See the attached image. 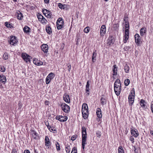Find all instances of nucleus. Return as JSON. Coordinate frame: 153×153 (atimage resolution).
Returning <instances> with one entry per match:
<instances>
[{
  "instance_id": "obj_22",
  "label": "nucleus",
  "mask_w": 153,
  "mask_h": 153,
  "mask_svg": "<svg viewBox=\"0 0 153 153\" xmlns=\"http://www.w3.org/2000/svg\"><path fill=\"white\" fill-rule=\"evenodd\" d=\"M63 100L66 103H69L70 101V99L68 95L67 94H64L63 96Z\"/></svg>"
},
{
  "instance_id": "obj_27",
  "label": "nucleus",
  "mask_w": 153,
  "mask_h": 153,
  "mask_svg": "<svg viewBox=\"0 0 153 153\" xmlns=\"http://www.w3.org/2000/svg\"><path fill=\"white\" fill-rule=\"evenodd\" d=\"M6 81V77L4 75H0V81L2 83H5Z\"/></svg>"
},
{
  "instance_id": "obj_46",
  "label": "nucleus",
  "mask_w": 153,
  "mask_h": 153,
  "mask_svg": "<svg viewBox=\"0 0 153 153\" xmlns=\"http://www.w3.org/2000/svg\"><path fill=\"white\" fill-rule=\"evenodd\" d=\"M71 153H77L76 148L75 147H73Z\"/></svg>"
},
{
  "instance_id": "obj_11",
  "label": "nucleus",
  "mask_w": 153,
  "mask_h": 153,
  "mask_svg": "<svg viewBox=\"0 0 153 153\" xmlns=\"http://www.w3.org/2000/svg\"><path fill=\"white\" fill-rule=\"evenodd\" d=\"M131 134L135 137H136L139 135V132L136 129H133L131 128Z\"/></svg>"
},
{
  "instance_id": "obj_58",
  "label": "nucleus",
  "mask_w": 153,
  "mask_h": 153,
  "mask_svg": "<svg viewBox=\"0 0 153 153\" xmlns=\"http://www.w3.org/2000/svg\"><path fill=\"white\" fill-rule=\"evenodd\" d=\"M45 104L46 105H48L49 104L48 101L46 100L45 102Z\"/></svg>"
},
{
  "instance_id": "obj_62",
  "label": "nucleus",
  "mask_w": 153,
  "mask_h": 153,
  "mask_svg": "<svg viewBox=\"0 0 153 153\" xmlns=\"http://www.w3.org/2000/svg\"><path fill=\"white\" fill-rule=\"evenodd\" d=\"M125 26H129V24L128 23H127V24H125Z\"/></svg>"
},
{
  "instance_id": "obj_1",
  "label": "nucleus",
  "mask_w": 153,
  "mask_h": 153,
  "mask_svg": "<svg viewBox=\"0 0 153 153\" xmlns=\"http://www.w3.org/2000/svg\"><path fill=\"white\" fill-rule=\"evenodd\" d=\"M121 84L120 81L119 79H117L114 83V91L116 94L117 96L120 95L121 89Z\"/></svg>"
},
{
  "instance_id": "obj_23",
  "label": "nucleus",
  "mask_w": 153,
  "mask_h": 153,
  "mask_svg": "<svg viewBox=\"0 0 153 153\" xmlns=\"http://www.w3.org/2000/svg\"><path fill=\"white\" fill-rule=\"evenodd\" d=\"M112 68L113 75H117V68L116 65H114Z\"/></svg>"
},
{
  "instance_id": "obj_54",
  "label": "nucleus",
  "mask_w": 153,
  "mask_h": 153,
  "mask_svg": "<svg viewBox=\"0 0 153 153\" xmlns=\"http://www.w3.org/2000/svg\"><path fill=\"white\" fill-rule=\"evenodd\" d=\"M45 125L47 126V127L48 128V126H51L49 125V123H48V122L47 121H45Z\"/></svg>"
},
{
  "instance_id": "obj_42",
  "label": "nucleus",
  "mask_w": 153,
  "mask_h": 153,
  "mask_svg": "<svg viewBox=\"0 0 153 153\" xmlns=\"http://www.w3.org/2000/svg\"><path fill=\"white\" fill-rule=\"evenodd\" d=\"M96 134L97 135V136L99 137L100 138L101 135V132L99 131H97L96 133Z\"/></svg>"
},
{
  "instance_id": "obj_19",
  "label": "nucleus",
  "mask_w": 153,
  "mask_h": 153,
  "mask_svg": "<svg viewBox=\"0 0 153 153\" xmlns=\"http://www.w3.org/2000/svg\"><path fill=\"white\" fill-rule=\"evenodd\" d=\"M41 49L44 53H47L48 50V45L45 44L42 45L41 46Z\"/></svg>"
},
{
  "instance_id": "obj_6",
  "label": "nucleus",
  "mask_w": 153,
  "mask_h": 153,
  "mask_svg": "<svg viewBox=\"0 0 153 153\" xmlns=\"http://www.w3.org/2000/svg\"><path fill=\"white\" fill-rule=\"evenodd\" d=\"M55 75L53 73H50L47 76L46 79V83L47 84H48L51 80L54 77Z\"/></svg>"
},
{
  "instance_id": "obj_48",
  "label": "nucleus",
  "mask_w": 153,
  "mask_h": 153,
  "mask_svg": "<svg viewBox=\"0 0 153 153\" xmlns=\"http://www.w3.org/2000/svg\"><path fill=\"white\" fill-rule=\"evenodd\" d=\"M59 7L61 9H64L65 8V6L63 4L60 3L58 4V5Z\"/></svg>"
},
{
  "instance_id": "obj_18",
  "label": "nucleus",
  "mask_w": 153,
  "mask_h": 153,
  "mask_svg": "<svg viewBox=\"0 0 153 153\" xmlns=\"http://www.w3.org/2000/svg\"><path fill=\"white\" fill-rule=\"evenodd\" d=\"M33 63L36 65H41L43 64V62L36 58H34L33 59Z\"/></svg>"
},
{
  "instance_id": "obj_56",
  "label": "nucleus",
  "mask_w": 153,
  "mask_h": 153,
  "mask_svg": "<svg viewBox=\"0 0 153 153\" xmlns=\"http://www.w3.org/2000/svg\"><path fill=\"white\" fill-rule=\"evenodd\" d=\"M12 153H17V152L15 149H12Z\"/></svg>"
},
{
  "instance_id": "obj_37",
  "label": "nucleus",
  "mask_w": 153,
  "mask_h": 153,
  "mask_svg": "<svg viewBox=\"0 0 153 153\" xmlns=\"http://www.w3.org/2000/svg\"><path fill=\"white\" fill-rule=\"evenodd\" d=\"M8 55L7 53H5L3 55V58L5 60H6L8 59Z\"/></svg>"
},
{
  "instance_id": "obj_50",
  "label": "nucleus",
  "mask_w": 153,
  "mask_h": 153,
  "mask_svg": "<svg viewBox=\"0 0 153 153\" xmlns=\"http://www.w3.org/2000/svg\"><path fill=\"white\" fill-rule=\"evenodd\" d=\"M129 29H125V34L129 35Z\"/></svg>"
},
{
  "instance_id": "obj_12",
  "label": "nucleus",
  "mask_w": 153,
  "mask_h": 153,
  "mask_svg": "<svg viewBox=\"0 0 153 153\" xmlns=\"http://www.w3.org/2000/svg\"><path fill=\"white\" fill-rule=\"evenodd\" d=\"M106 30V27L105 25H102L100 30V33L101 36H104Z\"/></svg>"
},
{
  "instance_id": "obj_64",
  "label": "nucleus",
  "mask_w": 153,
  "mask_h": 153,
  "mask_svg": "<svg viewBox=\"0 0 153 153\" xmlns=\"http://www.w3.org/2000/svg\"><path fill=\"white\" fill-rule=\"evenodd\" d=\"M129 26H125V29H129Z\"/></svg>"
},
{
  "instance_id": "obj_63",
  "label": "nucleus",
  "mask_w": 153,
  "mask_h": 153,
  "mask_svg": "<svg viewBox=\"0 0 153 153\" xmlns=\"http://www.w3.org/2000/svg\"><path fill=\"white\" fill-rule=\"evenodd\" d=\"M34 152L35 153H38V152H37V151H36V150L35 149H34Z\"/></svg>"
},
{
  "instance_id": "obj_34",
  "label": "nucleus",
  "mask_w": 153,
  "mask_h": 153,
  "mask_svg": "<svg viewBox=\"0 0 153 153\" xmlns=\"http://www.w3.org/2000/svg\"><path fill=\"white\" fill-rule=\"evenodd\" d=\"M118 153H124V151L123 147L122 146H120L118 149Z\"/></svg>"
},
{
  "instance_id": "obj_3",
  "label": "nucleus",
  "mask_w": 153,
  "mask_h": 153,
  "mask_svg": "<svg viewBox=\"0 0 153 153\" xmlns=\"http://www.w3.org/2000/svg\"><path fill=\"white\" fill-rule=\"evenodd\" d=\"M56 26L58 29H60L63 26V21L61 18H59L56 22Z\"/></svg>"
},
{
  "instance_id": "obj_31",
  "label": "nucleus",
  "mask_w": 153,
  "mask_h": 153,
  "mask_svg": "<svg viewBox=\"0 0 153 153\" xmlns=\"http://www.w3.org/2000/svg\"><path fill=\"white\" fill-rule=\"evenodd\" d=\"M124 69L126 73H129L130 68L128 66L126 65L125 66Z\"/></svg>"
},
{
  "instance_id": "obj_59",
  "label": "nucleus",
  "mask_w": 153,
  "mask_h": 153,
  "mask_svg": "<svg viewBox=\"0 0 153 153\" xmlns=\"http://www.w3.org/2000/svg\"><path fill=\"white\" fill-rule=\"evenodd\" d=\"M45 2L47 4H48L49 3V0H44Z\"/></svg>"
},
{
  "instance_id": "obj_55",
  "label": "nucleus",
  "mask_w": 153,
  "mask_h": 153,
  "mask_svg": "<svg viewBox=\"0 0 153 153\" xmlns=\"http://www.w3.org/2000/svg\"><path fill=\"white\" fill-rule=\"evenodd\" d=\"M151 108L152 111L153 113V101H152L151 102Z\"/></svg>"
},
{
  "instance_id": "obj_49",
  "label": "nucleus",
  "mask_w": 153,
  "mask_h": 153,
  "mask_svg": "<svg viewBox=\"0 0 153 153\" xmlns=\"http://www.w3.org/2000/svg\"><path fill=\"white\" fill-rule=\"evenodd\" d=\"M37 18L39 20V21L42 19L43 18H44V16H43L41 14H39V15H38Z\"/></svg>"
},
{
  "instance_id": "obj_47",
  "label": "nucleus",
  "mask_w": 153,
  "mask_h": 153,
  "mask_svg": "<svg viewBox=\"0 0 153 153\" xmlns=\"http://www.w3.org/2000/svg\"><path fill=\"white\" fill-rule=\"evenodd\" d=\"M77 137V135L76 134H75L72 136L71 138V140L73 141H74L76 140Z\"/></svg>"
},
{
  "instance_id": "obj_40",
  "label": "nucleus",
  "mask_w": 153,
  "mask_h": 153,
  "mask_svg": "<svg viewBox=\"0 0 153 153\" xmlns=\"http://www.w3.org/2000/svg\"><path fill=\"white\" fill-rule=\"evenodd\" d=\"M71 150V147L70 146H68L65 148V150L67 153H69L70 152Z\"/></svg>"
},
{
  "instance_id": "obj_20",
  "label": "nucleus",
  "mask_w": 153,
  "mask_h": 153,
  "mask_svg": "<svg viewBox=\"0 0 153 153\" xmlns=\"http://www.w3.org/2000/svg\"><path fill=\"white\" fill-rule=\"evenodd\" d=\"M96 114L97 117L100 119L102 117V112L101 109L99 108H98L96 110Z\"/></svg>"
},
{
  "instance_id": "obj_30",
  "label": "nucleus",
  "mask_w": 153,
  "mask_h": 153,
  "mask_svg": "<svg viewBox=\"0 0 153 153\" xmlns=\"http://www.w3.org/2000/svg\"><path fill=\"white\" fill-rule=\"evenodd\" d=\"M17 18L18 19L20 20H22L23 18L22 14L20 11L19 12V13H17Z\"/></svg>"
},
{
  "instance_id": "obj_61",
  "label": "nucleus",
  "mask_w": 153,
  "mask_h": 153,
  "mask_svg": "<svg viewBox=\"0 0 153 153\" xmlns=\"http://www.w3.org/2000/svg\"><path fill=\"white\" fill-rule=\"evenodd\" d=\"M124 21H125V24H127V23H128V22L126 21V19H123Z\"/></svg>"
},
{
  "instance_id": "obj_33",
  "label": "nucleus",
  "mask_w": 153,
  "mask_h": 153,
  "mask_svg": "<svg viewBox=\"0 0 153 153\" xmlns=\"http://www.w3.org/2000/svg\"><path fill=\"white\" fill-rule=\"evenodd\" d=\"M46 30L49 34H50L52 33L51 28L49 26L46 27Z\"/></svg>"
},
{
  "instance_id": "obj_39",
  "label": "nucleus",
  "mask_w": 153,
  "mask_h": 153,
  "mask_svg": "<svg viewBox=\"0 0 153 153\" xmlns=\"http://www.w3.org/2000/svg\"><path fill=\"white\" fill-rule=\"evenodd\" d=\"M101 104L103 105L106 103V100L104 98L102 97L101 99Z\"/></svg>"
},
{
  "instance_id": "obj_5",
  "label": "nucleus",
  "mask_w": 153,
  "mask_h": 153,
  "mask_svg": "<svg viewBox=\"0 0 153 153\" xmlns=\"http://www.w3.org/2000/svg\"><path fill=\"white\" fill-rule=\"evenodd\" d=\"M8 41L10 45H13L18 42L15 36H10V38L8 39Z\"/></svg>"
},
{
  "instance_id": "obj_28",
  "label": "nucleus",
  "mask_w": 153,
  "mask_h": 153,
  "mask_svg": "<svg viewBox=\"0 0 153 153\" xmlns=\"http://www.w3.org/2000/svg\"><path fill=\"white\" fill-rule=\"evenodd\" d=\"M30 30V28L27 26H25L23 28V30L24 32L27 33H29Z\"/></svg>"
},
{
  "instance_id": "obj_36",
  "label": "nucleus",
  "mask_w": 153,
  "mask_h": 153,
  "mask_svg": "<svg viewBox=\"0 0 153 153\" xmlns=\"http://www.w3.org/2000/svg\"><path fill=\"white\" fill-rule=\"evenodd\" d=\"M130 82V80L128 79H126L124 81V84L126 86H128V85Z\"/></svg>"
},
{
  "instance_id": "obj_16",
  "label": "nucleus",
  "mask_w": 153,
  "mask_h": 153,
  "mask_svg": "<svg viewBox=\"0 0 153 153\" xmlns=\"http://www.w3.org/2000/svg\"><path fill=\"white\" fill-rule=\"evenodd\" d=\"M90 83L89 81H88L87 82L86 85V88H85V93L87 94V95L88 96L90 94V92L89 90H90Z\"/></svg>"
},
{
  "instance_id": "obj_53",
  "label": "nucleus",
  "mask_w": 153,
  "mask_h": 153,
  "mask_svg": "<svg viewBox=\"0 0 153 153\" xmlns=\"http://www.w3.org/2000/svg\"><path fill=\"white\" fill-rule=\"evenodd\" d=\"M130 140L131 141L132 143H133L134 142V139L132 136H131L130 138Z\"/></svg>"
},
{
  "instance_id": "obj_21",
  "label": "nucleus",
  "mask_w": 153,
  "mask_h": 153,
  "mask_svg": "<svg viewBox=\"0 0 153 153\" xmlns=\"http://www.w3.org/2000/svg\"><path fill=\"white\" fill-rule=\"evenodd\" d=\"M45 144L46 146L48 148L50 146V142L49 137L48 136H46L45 138Z\"/></svg>"
},
{
  "instance_id": "obj_41",
  "label": "nucleus",
  "mask_w": 153,
  "mask_h": 153,
  "mask_svg": "<svg viewBox=\"0 0 153 153\" xmlns=\"http://www.w3.org/2000/svg\"><path fill=\"white\" fill-rule=\"evenodd\" d=\"M5 25L8 28H11L12 27H13L12 25L11 24H8V22H6L5 23Z\"/></svg>"
},
{
  "instance_id": "obj_10",
  "label": "nucleus",
  "mask_w": 153,
  "mask_h": 153,
  "mask_svg": "<svg viewBox=\"0 0 153 153\" xmlns=\"http://www.w3.org/2000/svg\"><path fill=\"white\" fill-rule=\"evenodd\" d=\"M134 38L135 43L139 45L141 42L140 35L138 34L137 33L135 35Z\"/></svg>"
},
{
  "instance_id": "obj_45",
  "label": "nucleus",
  "mask_w": 153,
  "mask_h": 153,
  "mask_svg": "<svg viewBox=\"0 0 153 153\" xmlns=\"http://www.w3.org/2000/svg\"><path fill=\"white\" fill-rule=\"evenodd\" d=\"M56 148L57 150L59 151L60 150V148L59 144L58 142H56Z\"/></svg>"
},
{
  "instance_id": "obj_29",
  "label": "nucleus",
  "mask_w": 153,
  "mask_h": 153,
  "mask_svg": "<svg viewBox=\"0 0 153 153\" xmlns=\"http://www.w3.org/2000/svg\"><path fill=\"white\" fill-rule=\"evenodd\" d=\"M96 51L94 52L93 53V55L92 57V61L94 62L96 60V57L97 55V53L95 52Z\"/></svg>"
},
{
  "instance_id": "obj_25",
  "label": "nucleus",
  "mask_w": 153,
  "mask_h": 153,
  "mask_svg": "<svg viewBox=\"0 0 153 153\" xmlns=\"http://www.w3.org/2000/svg\"><path fill=\"white\" fill-rule=\"evenodd\" d=\"M86 138H82V147L83 150L85 149V146L87 144Z\"/></svg>"
},
{
  "instance_id": "obj_4",
  "label": "nucleus",
  "mask_w": 153,
  "mask_h": 153,
  "mask_svg": "<svg viewBox=\"0 0 153 153\" xmlns=\"http://www.w3.org/2000/svg\"><path fill=\"white\" fill-rule=\"evenodd\" d=\"M62 110L65 113H68L70 111V108L69 105L64 103L61 105Z\"/></svg>"
},
{
  "instance_id": "obj_35",
  "label": "nucleus",
  "mask_w": 153,
  "mask_h": 153,
  "mask_svg": "<svg viewBox=\"0 0 153 153\" xmlns=\"http://www.w3.org/2000/svg\"><path fill=\"white\" fill-rule=\"evenodd\" d=\"M129 38V35L125 34L123 42L124 43L126 42L127 40Z\"/></svg>"
},
{
  "instance_id": "obj_44",
  "label": "nucleus",
  "mask_w": 153,
  "mask_h": 153,
  "mask_svg": "<svg viewBox=\"0 0 153 153\" xmlns=\"http://www.w3.org/2000/svg\"><path fill=\"white\" fill-rule=\"evenodd\" d=\"M0 71L2 72H4L5 71V68L4 66H1L0 67Z\"/></svg>"
},
{
  "instance_id": "obj_60",
  "label": "nucleus",
  "mask_w": 153,
  "mask_h": 153,
  "mask_svg": "<svg viewBox=\"0 0 153 153\" xmlns=\"http://www.w3.org/2000/svg\"><path fill=\"white\" fill-rule=\"evenodd\" d=\"M150 133L153 136V130H150Z\"/></svg>"
},
{
  "instance_id": "obj_51",
  "label": "nucleus",
  "mask_w": 153,
  "mask_h": 153,
  "mask_svg": "<svg viewBox=\"0 0 153 153\" xmlns=\"http://www.w3.org/2000/svg\"><path fill=\"white\" fill-rule=\"evenodd\" d=\"M18 106L19 107V109H21L22 107V102L20 101H19V102Z\"/></svg>"
},
{
  "instance_id": "obj_26",
  "label": "nucleus",
  "mask_w": 153,
  "mask_h": 153,
  "mask_svg": "<svg viewBox=\"0 0 153 153\" xmlns=\"http://www.w3.org/2000/svg\"><path fill=\"white\" fill-rule=\"evenodd\" d=\"M146 28L144 27L141 28L140 30V34L141 36H143L145 33H146Z\"/></svg>"
},
{
  "instance_id": "obj_17",
  "label": "nucleus",
  "mask_w": 153,
  "mask_h": 153,
  "mask_svg": "<svg viewBox=\"0 0 153 153\" xmlns=\"http://www.w3.org/2000/svg\"><path fill=\"white\" fill-rule=\"evenodd\" d=\"M82 138H87L86 131V128L84 126L82 127Z\"/></svg>"
},
{
  "instance_id": "obj_24",
  "label": "nucleus",
  "mask_w": 153,
  "mask_h": 153,
  "mask_svg": "<svg viewBox=\"0 0 153 153\" xmlns=\"http://www.w3.org/2000/svg\"><path fill=\"white\" fill-rule=\"evenodd\" d=\"M31 133L32 136V137L35 139H37L36 137L38 136V134L36 132L33 130H31Z\"/></svg>"
},
{
  "instance_id": "obj_38",
  "label": "nucleus",
  "mask_w": 153,
  "mask_h": 153,
  "mask_svg": "<svg viewBox=\"0 0 153 153\" xmlns=\"http://www.w3.org/2000/svg\"><path fill=\"white\" fill-rule=\"evenodd\" d=\"M48 128L51 132H54V131H56V129L53 127H51V126H48Z\"/></svg>"
},
{
  "instance_id": "obj_14",
  "label": "nucleus",
  "mask_w": 153,
  "mask_h": 153,
  "mask_svg": "<svg viewBox=\"0 0 153 153\" xmlns=\"http://www.w3.org/2000/svg\"><path fill=\"white\" fill-rule=\"evenodd\" d=\"M146 104V102L143 99L141 100L140 101V105L144 110H145L147 108Z\"/></svg>"
},
{
  "instance_id": "obj_57",
  "label": "nucleus",
  "mask_w": 153,
  "mask_h": 153,
  "mask_svg": "<svg viewBox=\"0 0 153 153\" xmlns=\"http://www.w3.org/2000/svg\"><path fill=\"white\" fill-rule=\"evenodd\" d=\"M23 153H30V152L29 150H25Z\"/></svg>"
},
{
  "instance_id": "obj_43",
  "label": "nucleus",
  "mask_w": 153,
  "mask_h": 153,
  "mask_svg": "<svg viewBox=\"0 0 153 153\" xmlns=\"http://www.w3.org/2000/svg\"><path fill=\"white\" fill-rule=\"evenodd\" d=\"M89 31V27H87L85 28L84 30V31L85 33H88Z\"/></svg>"
},
{
  "instance_id": "obj_15",
  "label": "nucleus",
  "mask_w": 153,
  "mask_h": 153,
  "mask_svg": "<svg viewBox=\"0 0 153 153\" xmlns=\"http://www.w3.org/2000/svg\"><path fill=\"white\" fill-rule=\"evenodd\" d=\"M42 12L45 16L48 17H51V13L50 11L45 9H43Z\"/></svg>"
},
{
  "instance_id": "obj_7",
  "label": "nucleus",
  "mask_w": 153,
  "mask_h": 153,
  "mask_svg": "<svg viewBox=\"0 0 153 153\" xmlns=\"http://www.w3.org/2000/svg\"><path fill=\"white\" fill-rule=\"evenodd\" d=\"M22 57L26 62H30V56L26 53H22Z\"/></svg>"
},
{
  "instance_id": "obj_9",
  "label": "nucleus",
  "mask_w": 153,
  "mask_h": 153,
  "mask_svg": "<svg viewBox=\"0 0 153 153\" xmlns=\"http://www.w3.org/2000/svg\"><path fill=\"white\" fill-rule=\"evenodd\" d=\"M56 120H58L61 122H64L67 120L68 118L66 116H57L56 117Z\"/></svg>"
},
{
  "instance_id": "obj_8",
  "label": "nucleus",
  "mask_w": 153,
  "mask_h": 153,
  "mask_svg": "<svg viewBox=\"0 0 153 153\" xmlns=\"http://www.w3.org/2000/svg\"><path fill=\"white\" fill-rule=\"evenodd\" d=\"M134 96L132 92L130 93L128 96V100L129 104L132 105L134 102Z\"/></svg>"
},
{
  "instance_id": "obj_52",
  "label": "nucleus",
  "mask_w": 153,
  "mask_h": 153,
  "mask_svg": "<svg viewBox=\"0 0 153 153\" xmlns=\"http://www.w3.org/2000/svg\"><path fill=\"white\" fill-rule=\"evenodd\" d=\"M67 66L68 68V71L70 72L71 68V65L70 64H67Z\"/></svg>"
},
{
  "instance_id": "obj_2",
  "label": "nucleus",
  "mask_w": 153,
  "mask_h": 153,
  "mask_svg": "<svg viewBox=\"0 0 153 153\" xmlns=\"http://www.w3.org/2000/svg\"><path fill=\"white\" fill-rule=\"evenodd\" d=\"M82 113L83 117L86 119L88 117V108L87 104L85 103L83 104L82 106Z\"/></svg>"
},
{
  "instance_id": "obj_13",
  "label": "nucleus",
  "mask_w": 153,
  "mask_h": 153,
  "mask_svg": "<svg viewBox=\"0 0 153 153\" xmlns=\"http://www.w3.org/2000/svg\"><path fill=\"white\" fill-rule=\"evenodd\" d=\"M114 42V40L112 36H110L109 37L107 40V44L109 45H112Z\"/></svg>"
},
{
  "instance_id": "obj_32",
  "label": "nucleus",
  "mask_w": 153,
  "mask_h": 153,
  "mask_svg": "<svg viewBox=\"0 0 153 153\" xmlns=\"http://www.w3.org/2000/svg\"><path fill=\"white\" fill-rule=\"evenodd\" d=\"M39 21H40L44 25L46 24L47 22V20L44 17L42 19L39 20Z\"/></svg>"
}]
</instances>
